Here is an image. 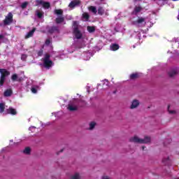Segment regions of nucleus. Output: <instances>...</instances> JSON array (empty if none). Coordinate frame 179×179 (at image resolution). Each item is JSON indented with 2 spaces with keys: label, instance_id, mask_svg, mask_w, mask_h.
<instances>
[{
  "label": "nucleus",
  "instance_id": "nucleus-1",
  "mask_svg": "<svg viewBox=\"0 0 179 179\" xmlns=\"http://www.w3.org/2000/svg\"><path fill=\"white\" fill-rule=\"evenodd\" d=\"M130 142H134L135 143H149L150 142V137L145 136L144 139L140 138L137 136H134L129 139Z\"/></svg>",
  "mask_w": 179,
  "mask_h": 179
},
{
  "label": "nucleus",
  "instance_id": "nucleus-2",
  "mask_svg": "<svg viewBox=\"0 0 179 179\" xmlns=\"http://www.w3.org/2000/svg\"><path fill=\"white\" fill-rule=\"evenodd\" d=\"M50 57L51 56H50V55L46 54L43 58V66L47 69H50L51 66L54 65V62H52V60L50 59Z\"/></svg>",
  "mask_w": 179,
  "mask_h": 179
},
{
  "label": "nucleus",
  "instance_id": "nucleus-3",
  "mask_svg": "<svg viewBox=\"0 0 179 179\" xmlns=\"http://www.w3.org/2000/svg\"><path fill=\"white\" fill-rule=\"evenodd\" d=\"M132 23L135 26H138L139 27H143L146 26V17H138L136 20H133Z\"/></svg>",
  "mask_w": 179,
  "mask_h": 179
},
{
  "label": "nucleus",
  "instance_id": "nucleus-4",
  "mask_svg": "<svg viewBox=\"0 0 179 179\" xmlns=\"http://www.w3.org/2000/svg\"><path fill=\"white\" fill-rule=\"evenodd\" d=\"M73 34L76 38H78V39L82 38V33H80V31H79V29H78V22L74 21L73 22Z\"/></svg>",
  "mask_w": 179,
  "mask_h": 179
},
{
  "label": "nucleus",
  "instance_id": "nucleus-5",
  "mask_svg": "<svg viewBox=\"0 0 179 179\" xmlns=\"http://www.w3.org/2000/svg\"><path fill=\"white\" fill-rule=\"evenodd\" d=\"M36 5H41L44 9H48L50 8V4L48 2H45L43 0H36Z\"/></svg>",
  "mask_w": 179,
  "mask_h": 179
},
{
  "label": "nucleus",
  "instance_id": "nucleus-6",
  "mask_svg": "<svg viewBox=\"0 0 179 179\" xmlns=\"http://www.w3.org/2000/svg\"><path fill=\"white\" fill-rule=\"evenodd\" d=\"M13 19V15H12L11 13H9L8 16H6L4 20V24H10V22H12Z\"/></svg>",
  "mask_w": 179,
  "mask_h": 179
},
{
  "label": "nucleus",
  "instance_id": "nucleus-7",
  "mask_svg": "<svg viewBox=\"0 0 179 179\" xmlns=\"http://www.w3.org/2000/svg\"><path fill=\"white\" fill-rule=\"evenodd\" d=\"M68 108L70 111H75L78 110V105H76V101L70 102Z\"/></svg>",
  "mask_w": 179,
  "mask_h": 179
},
{
  "label": "nucleus",
  "instance_id": "nucleus-8",
  "mask_svg": "<svg viewBox=\"0 0 179 179\" xmlns=\"http://www.w3.org/2000/svg\"><path fill=\"white\" fill-rule=\"evenodd\" d=\"M0 73L1 76H3L4 78H6V76H9V75H10V73L5 69H1Z\"/></svg>",
  "mask_w": 179,
  "mask_h": 179
},
{
  "label": "nucleus",
  "instance_id": "nucleus-9",
  "mask_svg": "<svg viewBox=\"0 0 179 179\" xmlns=\"http://www.w3.org/2000/svg\"><path fill=\"white\" fill-rule=\"evenodd\" d=\"M80 3L79 0H73L69 5V8H75V6H78Z\"/></svg>",
  "mask_w": 179,
  "mask_h": 179
},
{
  "label": "nucleus",
  "instance_id": "nucleus-10",
  "mask_svg": "<svg viewBox=\"0 0 179 179\" xmlns=\"http://www.w3.org/2000/svg\"><path fill=\"white\" fill-rule=\"evenodd\" d=\"M139 106V101L134 99L132 102H131V105L130 106V108L134 109V108H136V107H138Z\"/></svg>",
  "mask_w": 179,
  "mask_h": 179
},
{
  "label": "nucleus",
  "instance_id": "nucleus-11",
  "mask_svg": "<svg viewBox=\"0 0 179 179\" xmlns=\"http://www.w3.org/2000/svg\"><path fill=\"white\" fill-rule=\"evenodd\" d=\"M110 51H117V50H120V45L118 44H111L110 46Z\"/></svg>",
  "mask_w": 179,
  "mask_h": 179
},
{
  "label": "nucleus",
  "instance_id": "nucleus-12",
  "mask_svg": "<svg viewBox=\"0 0 179 179\" xmlns=\"http://www.w3.org/2000/svg\"><path fill=\"white\" fill-rule=\"evenodd\" d=\"M36 31V29L34 28L31 31H29L25 36V38H30V37L33 36V34H34V32Z\"/></svg>",
  "mask_w": 179,
  "mask_h": 179
},
{
  "label": "nucleus",
  "instance_id": "nucleus-13",
  "mask_svg": "<svg viewBox=\"0 0 179 179\" xmlns=\"http://www.w3.org/2000/svg\"><path fill=\"white\" fill-rule=\"evenodd\" d=\"M7 113H8V114H12L13 115H16V110H15L14 108H9L7 110Z\"/></svg>",
  "mask_w": 179,
  "mask_h": 179
},
{
  "label": "nucleus",
  "instance_id": "nucleus-14",
  "mask_svg": "<svg viewBox=\"0 0 179 179\" xmlns=\"http://www.w3.org/2000/svg\"><path fill=\"white\" fill-rule=\"evenodd\" d=\"M139 76H141V73H133L130 76V78H131V79H138V78H139Z\"/></svg>",
  "mask_w": 179,
  "mask_h": 179
},
{
  "label": "nucleus",
  "instance_id": "nucleus-15",
  "mask_svg": "<svg viewBox=\"0 0 179 179\" xmlns=\"http://www.w3.org/2000/svg\"><path fill=\"white\" fill-rule=\"evenodd\" d=\"M177 73H178V70L177 69L172 70L169 72V76L173 77L175 75H177Z\"/></svg>",
  "mask_w": 179,
  "mask_h": 179
},
{
  "label": "nucleus",
  "instance_id": "nucleus-16",
  "mask_svg": "<svg viewBox=\"0 0 179 179\" xmlns=\"http://www.w3.org/2000/svg\"><path fill=\"white\" fill-rule=\"evenodd\" d=\"M64 22V17L59 15L56 18V23H62Z\"/></svg>",
  "mask_w": 179,
  "mask_h": 179
},
{
  "label": "nucleus",
  "instance_id": "nucleus-17",
  "mask_svg": "<svg viewBox=\"0 0 179 179\" xmlns=\"http://www.w3.org/2000/svg\"><path fill=\"white\" fill-rule=\"evenodd\" d=\"M12 80H17V82H20L22 80L20 78H17V74H13L11 77Z\"/></svg>",
  "mask_w": 179,
  "mask_h": 179
},
{
  "label": "nucleus",
  "instance_id": "nucleus-18",
  "mask_svg": "<svg viewBox=\"0 0 179 179\" xmlns=\"http://www.w3.org/2000/svg\"><path fill=\"white\" fill-rule=\"evenodd\" d=\"M83 19L85 21L87 22L89 20V14L87 13H84L83 14Z\"/></svg>",
  "mask_w": 179,
  "mask_h": 179
},
{
  "label": "nucleus",
  "instance_id": "nucleus-19",
  "mask_svg": "<svg viewBox=\"0 0 179 179\" xmlns=\"http://www.w3.org/2000/svg\"><path fill=\"white\" fill-rule=\"evenodd\" d=\"M89 10L92 12V13H97V9L94 6H90L89 7Z\"/></svg>",
  "mask_w": 179,
  "mask_h": 179
},
{
  "label": "nucleus",
  "instance_id": "nucleus-20",
  "mask_svg": "<svg viewBox=\"0 0 179 179\" xmlns=\"http://www.w3.org/2000/svg\"><path fill=\"white\" fill-rule=\"evenodd\" d=\"M10 94H12V90H7L4 92V96H6V97L10 96Z\"/></svg>",
  "mask_w": 179,
  "mask_h": 179
},
{
  "label": "nucleus",
  "instance_id": "nucleus-21",
  "mask_svg": "<svg viewBox=\"0 0 179 179\" xmlns=\"http://www.w3.org/2000/svg\"><path fill=\"white\" fill-rule=\"evenodd\" d=\"M71 179H80V175H79V173H76L71 176Z\"/></svg>",
  "mask_w": 179,
  "mask_h": 179
},
{
  "label": "nucleus",
  "instance_id": "nucleus-22",
  "mask_svg": "<svg viewBox=\"0 0 179 179\" xmlns=\"http://www.w3.org/2000/svg\"><path fill=\"white\" fill-rule=\"evenodd\" d=\"M94 30H96L94 27H90V26L87 27V31H89V33H93V31H94Z\"/></svg>",
  "mask_w": 179,
  "mask_h": 179
},
{
  "label": "nucleus",
  "instance_id": "nucleus-23",
  "mask_svg": "<svg viewBox=\"0 0 179 179\" xmlns=\"http://www.w3.org/2000/svg\"><path fill=\"white\" fill-rule=\"evenodd\" d=\"M5 79L6 77L1 76V78H0V85L3 86V83H5Z\"/></svg>",
  "mask_w": 179,
  "mask_h": 179
},
{
  "label": "nucleus",
  "instance_id": "nucleus-24",
  "mask_svg": "<svg viewBox=\"0 0 179 179\" xmlns=\"http://www.w3.org/2000/svg\"><path fill=\"white\" fill-rule=\"evenodd\" d=\"M141 10H142V7L141 6H136L134 8V12L136 13H138V12H141Z\"/></svg>",
  "mask_w": 179,
  "mask_h": 179
},
{
  "label": "nucleus",
  "instance_id": "nucleus-25",
  "mask_svg": "<svg viewBox=\"0 0 179 179\" xmlns=\"http://www.w3.org/2000/svg\"><path fill=\"white\" fill-rule=\"evenodd\" d=\"M30 152H31V150H30V148L29 147H27L24 150V153L25 155H30Z\"/></svg>",
  "mask_w": 179,
  "mask_h": 179
},
{
  "label": "nucleus",
  "instance_id": "nucleus-26",
  "mask_svg": "<svg viewBox=\"0 0 179 179\" xmlns=\"http://www.w3.org/2000/svg\"><path fill=\"white\" fill-rule=\"evenodd\" d=\"M94 127H96V122H91L90 123V128H89V129H93L94 128Z\"/></svg>",
  "mask_w": 179,
  "mask_h": 179
},
{
  "label": "nucleus",
  "instance_id": "nucleus-27",
  "mask_svg": "<svg viewBox=\"0 0 179 179\" xmlns=\"http://www.w3.org/2000/svg\"><path fill=\"white\" fill-rule=\"evenodd\" d=\"M55 15H62V13H64V11H62V10L61 9L55 10Z\"/></svg>",
  "mask_w": 179,
  "mask_h": 179
},
{
  "label": "nucleus",
  "instance_id": "nucleus-28",
  "mask_svg": "<svg viewBox=\"0 0 179 179\" xmlns=\"http://www.w3.org/2000/svg\"><path fill=\"white\" fill-rule=\"evenodd\" d=\"M37 90H38V87H32L31 89L32 93H37Z\"/></svg>",
  "mask_w": 179,
  "mask_h": 179
},
{
  "label": "nucleus",
  "instance_id": "nucleus-29",
  "mask_svg": "<svg viewBox=\"0 0 179 179\" xmlns=\"http://www.w3.org/2000/svg\"><path fill=\"white\" fill-rule=\"evenodd\" d=\"M3 110H5V104L0 103V113H3Z\"/></svg>",
  "mask_w": 179,
  "mask_h": 179
},
{
  "label": "nucleus",
  "instance_id": "nucleus-30",
  "mask_svg": "<svg viewBox=\"0 0 179 179\" xmlns=\"http://www.w3.org/2000/svg\"><path fill=\"white\" fill-rule=\"evenodd\" d=\"M27 5H29L28 2H24V3H22L21 8L22 9H24V8H26L27 7Z\"/></svg>",
  "mask_w": 179,
  "mask_h": 179
},
{
  "label": "nucleus",
  "instance_id": "nucleus-31",
  "mask_svg": "<svg viewBox=\"0 0 179 179\" xmlns=\"http://www.w3.org/2000/svg\"><path fill=\"white\" fill-rule=\"evenodd\" d=\"M98 13L99 15H103V13H104V10L103 9V8H99L98 9Z\"/></svg>",
  "mask_w": 179,
  "mask_h": 179
},
{
  "label": "nucleus",
  "instance_id": "nucleus-32",
  "mask_svg": "<svg viewBox=\"0 0 179 179\" xmlns=\"http://www.w3.org/2000/svg\"><path fill=\"white\" fill-rule=\"evenodd\" d=\"M36 15H37L38 17H43V13L41 11H36Z\"/></svg>",
  "mask_w": 179,
  "mask_h": 179
},
{
  "label": "nucleus",
  "instance_id": "nucleus-33",
  "mask_svg": "<svg viewBox=\"0 0 179 179\" xmlns=\"http://www.w3.org/2000/svg\"><path fill=\"white\" fill-rule=\"evenodd\" d=\"M168 111H169V114H176V110H171L170 109V106L168 107Z\"/></svg>",
  "mask_w": 179,
  "mask_h": 179
},
{
  "label": "nucleus",
  "instance_id": "nucleus-34",
  "mask_svg": "<svg viewBox=\"0 0 179 179\" xmlns=\"http://www.w3.org/2000/svg\"><path fill=\"white\" fill-rule=\"evenodd\" d=\"M51 43V39L50 38H48L46 41H45V44L46 45H50V43Z\"/></svg>",
  "mask_w": 179,
  "mask_h": 179
},
{
  "label": "nucleus",
  "instance_id": "nucleus-35",
  "mask_svg": "<svg viewBox=\"0 0 179 179\" xmlns=\"http://www.w3.org/2000/svg\"><path fill=\"white\" fill-rule=\"evenodd\" d=\"M26 58H27V55H22L21 56V59H22V61H26Z\"/></svg>",
  "mask_w": 179,
  "mask_h": 179
},
{
  "label": "nucleus",
  "instance_id": "nucleus-36",
  "mask_svg": "<svg viewBox=\"0 0 179 179\" xmlns=\"http://www.w3.org/2000/svg\"><path fill=\"white\" fill-rule=\"evenodd\" d=\"M103 82H104L103 86H104V85H106V86H108V80H104Z\"/></svg>",
  "mask_w": 179,
  "mask_h": 179
},
{
  "label": "nucleus",
  "instance_id": "nucleus-37",
  "mask_svg": "<svg viewBox=\"0 0 179 179\" xmlns=\"http://www.w3.org/2000/svg\"><path fill=\"white\" fill-rule=\"evenodd\" d=\"M3 38V35H0V43H2Z\"/></svg>",
  "mask_w": 179,
  "mask_h": 179
},
{
  "label": "nucleus",
  "instance_id": "nucleus-38",
  "mask_svg": "<svg viewBox=\"0 0 179 179\" xmlns=\"http://www.w3.org/2000/svg\"><path fill=\"white\" fill-rule=\"evenodd\" d=\"M102 179H110L108 176H103Z\"/></svg>",
  "mask_w": 179,
  "mask_h": 179
},
{
  "label": "nucleus",
  "instance_id": "nucleus-39",
  "mask_svg": "<svg viewBox=\"0 0 179 179\" xmlns=\"http://www.w3.org/2000/svg\"><path fill=\"white\" fill-rule=\"evenodd\" d=\"M138 1H141V0H134V2H138Z\"/></svg>",
  "mask_w": 179,
  "mask_h": 179
},
{
  "label": "nucleus",
  "instance_id": "nucleus-40",
  "mask_svg": "<svg viewBox=\"0 0 179 179\" xmlns=\"http://www.w3.org/2000/svg\"><path fill=\"white\" fill-rule=\"evenodd\" d=\"M52 29H53V30H55L57 28L56 27H53Z\"/></svg>",
  "mask_w": 179,
  "mask_h": 179
},
{
  "label": "nucleus",
  "instance_id": "nucleus-41",
  "mask_svg": "<svg viewBox=\"0 0 179 179\" xmlns=\"http://www.w3.org/2000/svg\"><path fill=\"white\" fill-rule=\"evenodd\" d=\"M31 128H34V127H30L29 129H31Z\"/></svg>",
  "mask_w": 179,
  "mask_h": 179
},
{
  "label": "nucleus",
  "instance_id": "nucleus-42",
  "mask_svg": "<svg viewBox=\"0 0 179 179\" xmlns=\"http://www.w3.org/2000/svg\"><path fill=\"white\" fill-rule=\"evenodd\" d=\"M143 150H145V147H143Z\"/></svg>",
  "mask_w": 179,
  "mask_h": 179
},
{
  "label": "nucleus",
  "instance_id": "nucleus-43",
  "mask_svg": "<svg viewBox=\"0 0 179 179\" xmlns=\"http://www.w3.org/2000/svg\"><path fill=\"white\" fill-rule=\"evenodd\" d=\"M172 1H178V0H172Z\"/></svg>",
  "mask_w": 179,
  "mask_h": 179
},
{
  "label": "nucleus",
  "instance_id": "nucleus-44",
  "mask_svg": "<svg viewBox=\"0 0 179 179\" xmlns=\"http://www.w3.org/2000/svg\"><path fill=\"white\" fill-rule=\"evenodd\" d=\"M39 55H41V54L39 53Z\"/></svg>",
  "mask_w": 179,
  "mask_h": 179
},
{
  "label": "nucleus",
  "instance_id": "nucleus-45",
  "mask_svg": "<svg viewBox=\"0 0 179 179\" xmlns=\"http://www.w3.org/2000/svg\"><path fill=\"white\" fill-rule=\"evenodd\" d=\"M163 1H166V0H163Z\"/></svg>",
  "mask_w": 179,
  "mask_h": 179
}]
</instances>
